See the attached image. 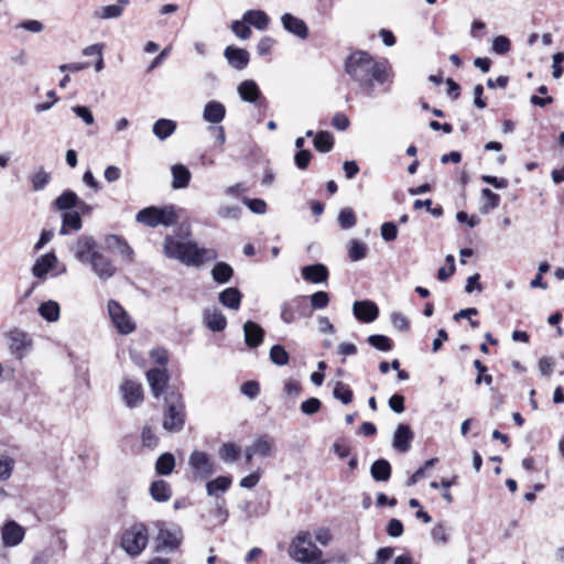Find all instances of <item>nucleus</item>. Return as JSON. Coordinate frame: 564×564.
<instances>
[{
    "label": "nucleus",
    "mask_w": 564,
    "mask_h": 564,
    "mask_svg": "<svg viewBox=\"0 0 564 564\" xmlns=\"http://www.w3.org/2000/svg\"><path fill=\"white\" fill-rule=\"evenodd\" d=\"M163 253L187 267H200L205 262L217 259V252L212 248H199L194 241H182L173 236H166Z\"/></svg>",
    "instance_id": "nucleus-3"
},
{
    "label": "nucleus",
    "mask_w": 564,
    "mask_h": 564,
    "mask_svg": "<svg viewBox=\"0 0 564 564\" xmlns=\"http://www.w3.org/2000/svg\"><path fill=\"white\" fill-rule=\"evenodd\" d=\"M242 213L241 207L238 205H221L218 210L217 215L227 220H237L240 218Z\"/></svg>",
    "instance_id": "nucleus-52"
},
{
    "label": "nucleus",
    "mask_w": 564,
    "mask_h": 564,
    "mask_svg": "<svg viewBox=\"0 0 564 564\" xmlns=\"http://www.w3.org/2000/svg\"><path fill=\"white\" fill-rule=\"evenodd\" d=\"M352 313L357 319L362 323H371L377 319L379 308L372 301H356L352 305Z\"/></svg>",
    "instance_id": "nucleus-16"
},
{
    "label": "nucleus",
    "mask_w": 564,
    "mask_h": 564,
    "mask_svg": "<svg viewBox=\"0 0 564 564\" xmlns=\"http://www.w3.org/2000/svg\"><path fill=\"white\" fill-rule=\"evenodd\" d=\"M303 300L300 297L293 299L281 306V319L285 324H292L295 321V314L301 310Z\"/></svg>",
    "instance_id": "nucleus-37"
},
{
    "label": "nucleus",
    "mask_w": 564,
    "mask_h": 564,
    "mask_svg": "<svg viewBox=\"0 0 564 564\" xmlns=\"http://www.w3.org/2000/svg\"><path fill=\"white\" fill-rule=\"evenodd\" d=\"M224 57L227 59L228 64L237 70L245 69L250 62V54L247 50L231 45L225 48Z\"/></svg>",
    "instance_id": "nucleus-17"
},
{
    "label": "nucleus",
    "mask_w": 564,
    "mask_h": 564,
    "mask_svg": "<svg viewBox=\"0 0 564 564\" xmlns=\"http://www.w3.org/2000/svg\"><path fill=\"white\" fill-rule=\"evenodd\" d=\"M481 196L484 200L481 210L484 213H488L489 210L497 208L500 204V196L489 188H482Z\"/></svg>",
    "instance_id": "nucleus-47"
},
{
    "label": "nucleus",
    "mask_w": 564,
    "mask_h": 564,
    "mask_svg": "<svg viewBox=\"0 0 564 564\" xmlns=\"http://www.w3.org/2000/svg\"><path fill=\"white\" fill-rule=\"evenodd\" d=\"M120 394L124 404L130 408H137L143 401V388L142 384L138 381L126 379L120 384Z\"/></svg>",
    "instance_id": "nucleus-13"
},
{
    "label": "nucleus",
    "mask_w": 564,
    "mask_h": 564,
    "mask_svg": "<svg viewBox=\"0 0 564 564\" xmlns=\"http://www.w3.org/2000/svg\"><path fill=\"white\" fill-rule=\"evenodd\" d=\"M370 474L376 481H387L391 476V465L386 459H378L371 465Z\"/></svg>",
    "instance_id": "nucleus-38"
},
{
    "label": "nucleus",
    "mask_w": 564,
    "mask_h": 564,
    "mask_svg": "<svg viewBox=\"0 0 564 564\" xmlns=\"http://www.w3.org/2000/svg\"><path fill=\"white\" fill-rule=\"evenodd\" d=\"M8 347L18 359L26 356L32 347V338L22 329L14 328L7 333Z\"/></svg>",
    "instance_id": "nucleus-11"
},
{
    "label": "nucleus",
    "mask_w": 564,
    "mask_h": 564,
    "mask_svg": "<svg viewBox=\"0 0 564 564\" xmlns=\"http://www.w3.org/2000/svg\"><path fill=\"white\" fill-rule=\"evenodd\" d=\"M269 357L271 362L279 367L286 366L290 361V355L282 345H273Z\"/></svg>",
    "instance_id": "nucleus-44"
},
{
    "label": "nucleus",
    "mask_w": 564,
    "mask_h": 564,
    "mask_svg": "<svg viewBox=\"0 0 564 564\" xmlns=\"http://www.w3.org/2000/svg\"><path fill=\"white\" fill-rule=\"evenodd\" d=\"M51 181V175L42 167L39 169L31 177L32 188L35 192L44 189V187Z\"/></svg>",
    "instance_id": "nucleus-51"
},
{
    "label": "nucleus",
    "mask_w": 564,
    "mask_h": 564,
    "mask_svg": "<svg viewBox=\"0 0 564 564\" xmlns=\"http://www.w3.org/2000/svg\"><path fill=\"white\" fill-rule=\"evenodd\" d=\"M163 253L187 267H200L205 262L217 259V252L212 248H199L194 241H182L173 236H166Z\"/></svg>",
    "instance_id": "nucleus-2"
},
{
    "label": "nucleus",
    "mask_w": 564,
    "mask_h": 564,
    "mask_svg": "<svg viewBox=\"0 0 564 564\" xmlns=\"http://www.w3.org/2000/svg\"><path fill=\"white\" fill-rule=\"evenodd\" d=\"M147 380L153 397L159 398L167 387L169 375L165 369L153 368L147 372Z\"/></svg>",
    "instance_id": "nucleus-19"
},
{
    "label": "nucleus",
    "mask_w": 564,
    "mask_h": 564,
    "mask_svg": "<svg viewBox=\"0 0 564 564\" xmlns=\"http://www.w3.org/2000/svg\"><path fill=\"white\" fill-rule=\"evenodd\" d=\"M108 313L120 334L128 335L135 329V323L117 301L108 302Z\"/></svg>",
    "instance_id": "nucleus-9"
},
{
    "label": "nucleus",
    "mask_w": 564,
    "mask_h": 564,
    "mask_svg": "<svg viewBox=\"0 0 564 564\" xmlns=\"http://www.w3.org/2000/svg\"><path fill=\"white\" fill-rule=\"evenodd\" d=\"M367 341L371 347L380 351H390L393 348L392 340L386 335H370Z\"/></svg>",
    "instance_id": "nucleus-46"
},
{
    "label": "nucleus",
    "mask_w": 564,
    "mask_h": 564,
    "mask_svg": "<svg viewBox=\"0 0 564 564\" xmlns=\"http://www.w3.org/2000/svg\"><path fill=\"white\" fill-rule=\"evenodd\" d=\"M14 468V459L7 455H0V481L8 480Z\"/></svg>",
    "instance_id": "nucleus-53"
},
{
    "label": "nucleus",
    "mask_w": 564,
    "mask_h": 564,
    "mask_svg": "<svg viewBox=\"0 0 564 564\" xmlns=\"http://www.w3.org/2000/svg\"><path fill=\"white\" fill-rule=\"evenodd\" d=\"M72 252L77 261L87 264L99 252V247L93 236L82 235L73 245Z\"/></svg>",
    "instance_id": "nucleus-10"
},
{
    "label": "nucleus",
    "mask_w": 564,
    "mask_h": 564,
    "mask_svg": "<svg viewBox=\"0 0 564 564\" xmlns=\"http://www.w3.org/2000/svg\"><path fill=\"white\" fill-rule=\"evenodd\" d=\"M552 59H553L552 75L555 79H558L560 77H562V75L564 73V69L561 66V64L564 62V53L563 52L555 53L553 55Z\"/></svg>",
    "instance_id": "nucleus-64"
},
{
    "label": "nucleus",
    "mask_w": 564,
    "mask_h": 564,
    "mask_svg": "<svg viewBox=\"0 0 564 564\" xmlns=\"http://www.w3.org/2000/svg\"><path fill=\"white\" fill-rule=\"evenodd\" d=\"M314 147L317 151L327 153L333 149L334 140L329 132L319 131L314 138Z\"/></svg>",
    "instance_id": "nucleus-43"
},
{
    "label": "nucleus",
    "mask_w": 564,
    "mask_h": 564,
    "mask_svg": "<svg viewBox=\"0 0 564 564\" xmlns=\"http://www.w3.org/2000/svg\"><path fill=\"white\" fill-rule=\"evenodd\" d=\"M150 495L155 501L165 502L172 497V488L167 481L159 479L151 484Z\"/></svg>",
    "instance_id": "nucleus-33"
},
{
    "label": "nucleus",
    "mask_w": 564,
    "mask_h": 564,
    "mask_svg": "<svg viewBox=\"0 0 564 564\" xmlns=\"http://www.w3.org/2000/svg\"><path fill=\"white\" fill-rule=\"evenodd\" d=\"M333 395L344 404H349L352 401L354 394L347 384L341 381H337L333 390Z\"/></svg>",
    "instance_id": "nucleus-48"
},
{
    "label": "nucleus",
    "mask_w": 564,
    "mask_h": 564,
    "mask_svg": "<svg viewBox=\"0 0 564 564\" xmlns=\"http://www.w3.org/2000/svg\"><path fill=\"white\" fill-rule=\"evenodd\" d=\"M257 457L267 458L273 455L274 441L267 434L259 435L248 445Z\"/></svg>",
    "instance_id": "nucleus-24"
},
{
    "label": "nucleus",
    "mask_w": 564,
    "mask_h": 564,
    "mask_svg": "<svg viewBox=\"0 0 564 564\" xmlns=\"http://www.w3.org/2000/svg\"><path fill=\"white\" fill-rule=\"evenodd\" d=\"M129 4V0H118L113 4L100 7L94 11V18L98 20L118 19L123 14Z\"/></svg>",
    "instance_id": "nucleus-21"
},
{
    "label": "nucleus",
    "mask_w": 564,
    "mask_h": 564,
    "mask_svg": "<svg viewBox=\"0 0 564 564\" xmlns=\"http://www.w3.org/2000/svg\"><path fill=\"white\" fill-rule=\"evenodd\" d=\"M178 216L172 205L155 207L150 206L138 212L135 220L145 226L155 228L160 225L169 227L177 223Z\"/></svg>",
    "instance_id": "nucleus-6"
},
{
    "label": "nucleus",
    "mask_w": 564,
    "mask_h": 564,
    "mask_svg": "<svg viewBox=\"0 0 564 564\" xmlns=\"http://www.w3.org/2000/svg\"><path fill=\"white\" fill-rule=\"evenodd\" d=\"M239 447L234 443H226L219 448V457L225 463H232L238 458Z\"/></svg>",
    "instance_id": "nucleus-50"
},
{
    "label": "nucleus",
    "mask_w": 564,
    "mask_h": 564,
    "mask_svg": "<svg viewBox=\"0 0 564 564\" xmlns=\"http://www.w3.org/2000/svg\"><path fill=\"white\" fill-rule=\"evenodd\" d=\"M188 466L195 479L205 480L216 471L212 457L202 451H193L188 458Z\"/></svg>",
    "instance_id": "nucleus-8"
},
{
    "label": "nucleus",
    "mask_w": 564,
    "mask_h": 564,
    "mask_svg": "<svg viewBox=\"0 0 564 564\" xmlns=\"http://www.w3.org/2000/svg\"><path fill=\"white\" fill-rule=\"evenodd\" d=\"M243 204L254 214L261 215L267 210V204L260 198H243Z\"/></svg>",
    "instance_id": "nucleus-59"
},
{
    "label": "nucleus",
    "mask_w": 564,
    "mask_h": 564,
    "mask_svg": "<svg viewBox=\"0 0 564 564\" xmlns=\"http://www.w3.org/2000/svg\"><path fill=\"white\" fill-rule=\"evenodd\" d=\"M226 117V107L217 100L208 101L203 109V119L213 124L220 123Z\"/></svg>",
    "instance_id": "nucleus-23"
},
{
    "label": "nucleus",
    "mask_w": 564,
    "mask_h": 564,
    "mask_svg": "<svg viewBox=\"0 0 564 564\" xmlns=\"http://www.w3.org/2000/svg\"><path fill=\"white\" fill-rule=\"evenodd\" d=\"M322 406V402L317 398H310L302 402L301 411L306 415L315 414L319 411Z\"/></svg>",
    "instance_id": "nucleus-60"
},
{
    "label": "nucleus",
    "mask_w": 564,
    "mask_h": 564,
    "mask_svg": "<svg viewBox=\"0 0 564 564\" xmlns=\"http://www.w3.org/2000/svg\"><path fill=\"white\" fill-rule=\"evenodd\" d=\"M40 315L47 322H56L59 318V305L55 301H47L40 305Z\"/></svg>",
    "instance_id": "nucleus-42"
},
{
    "label": "nucleus",
    "mask_w": 564,
    "mask_h": 564,
    "mask_svg": "<svg viewBox=\"0 0 564 564\" xmlns=\"http://www.w3.org/2000/svg\"><path fill=\"white\" fill-rule=\"evenodd\" d=\"M176 128L177 124L174 120L161 118L153 123L152 132L159 140L163 141L171 137Z\"/></svg>",
    "instance_id": "nucleus-31"
},
{
    "label": "nucleus",
    "mask_w": 564,
    "mask_h": 564,
    "mask_svg": "<svg viewBox=\"0 0 564 564\" xmlns=\"http://www.w3.org/2000/svg\"><path fill=\"white\" fill-rule=\"evenodd\" d=\"M234 275L232 268L226 262H218L212 270L213 279L219 283L225 284L228 283Z\"/></svg>",
    "instance_id": "nucleus-41"
},
{
    "label": "nucleus",
    "mask_w": 564,
    "mask_h": 564,
    "mask_svg": "<svg viewBox=\"0 0 564 564\" xmlns=\"http://www.w3.org/2000/svg\"><path fill=\"white\" fill-rule=\"evenodd\" d=\"M474 367L478 371V375L475 379V383L480 384L481 382H485L487 386H490L492 382V377L486 373L487 367L478 359L474 361Z\"/></svg>",
    "instance_id": "nucleus-56"
},
{
    "label": "nucleus",
    "mask_w": 564,
    "mask_h": 564,
    "mask_svg": "<svg viewBox=\"0 0 564 564\" xmlns=\"http://www.w3.org/2000/svg\"><path fill=\"white\" fill-rule=\"evenodd\" d=\"M185 405L181 393L170 391L165 397L162 427L170 433H178L185 425Z\"/></svg>",
    "instance_id": "nucleus-5"
},
{
    "label": "nucleus",
    "mask_w": 564,
    "mask_h": 564,
    "mask_svg": "<svg viewBox=\"0 0 564 564\" xmlns=\"http://www.w3.org/2000/svg\"><path fill=\"white\" fill-rule=\"evenodd\" d=\"M414 434L409 425L399 424L393 433L392 446L399 453H406L411 447Z\"/></svg>",
    "instance_id": "nucleus-20"
},
{
    "label": "nucleus",
    "mask_w": 564,
    "mask_h": 564,
    "mask_svg": "<svg viewBox=\"0 0 564 564\" xmlns=\"http://www.w3.org/2000/svg\"><path fill=\"white\" fill-rule=\"evenodd\" d=\"M312 159V153L308 150H300L295 156L294 162L297 169L305 170L307 169Z\"/></svg>",
    "instance_id": "nucleus-63"
},
{
    "label": "nucleus",
    "mask_w": 564,
    "mask_h": 564,
    "mask_svg": "<svg viewBox=\"0 0 564 564\" xmlns=\"http://www.w3.org/2000/svg\"><path fill=\"white\" fill-rule=\"evenodd\" d=\"M231 31L234 32V34L241 39V40H247L250 37L251 35V29L249 25H247V22H245L243 20L242 21H234L231 23Z\"/></svg>",
    "instance_id": "nucleus-55"
},
{
    "label": "nucleus",
    "mask_w": 564,
    "mask_h": 564,
    "mask_svg": "<svg viewBox=\"0 0 564 564\" xmlns=\"http://www.w3.org/2000/svg\"><path fill=\"white\" fill-rule=\"evenodd\" d=\"M78 198L75 192L67 189L54 200V206L63 213L74 210L78 205Z\"/></svg>",
    "instance_id": "nucleus-35"
},
{
    "label": "nucleus",
    "mask_w": 564,
    "mask_h": 564,
    "mask_svg": "<svg viewBox=\"0 0 564 564\" xmlns=\"http://www.w3.org/2000/svg\"><path fill=\"white\" fill-rule=\"evenodd\" d=\"M329 303V296L324 291H317L311 295V305L315 310H323Z\"/></svg>",
    "instance_id": "nucleus-58"
},
{
    "label": "nucleus",
    "mask_w": 564,
    "mask_h": 564,
    "mask_svg": "<svg viewBox=\"0 0 564 564\" xmlns=\"http://www.w3.org/2000/svg\"><path fill=\"white\" fill-rule=\"evenodd\" d=\"M24 536V528L13 520L7 521L1 529L2 543L7 547L19 545Z\"/></svg>",
    "instance_id": "nucleus-14"
},
{
    "label": "nucleus",
    "mask_w": 564,
    "mask_h": 564,
    "mask_svg": "<svg viewBox=\"0 0 564 564\" xmlns=\"http://www.w3.org/2000/svg\"><path fill=\"white\" fill-rule=\"evenodd\" d=\"M231 485V478L227 476H219L214 480L206 484V491L208 496L217 497L218 494L226 492Z\"/></svg>",
    "instance_id": "nucleus-39"
},
{
    "label": "nucleus",
    "mask_w": 564,
    "mask_h": 564,
    "mask_svg": "<svg viewBox=\"0 0 564 564\" xmlns=\"http://www.w3.org/2000/svg\"><path fill=\"white\" fill-rule=\"evenodd\" d=\"M73 112L80 118L87 126L95 122V118L90 109L86 106H74L72 107Z\"/></svg>",
    "instance_id": "nucleus-61"
},
{
    "label": "nucleus",
    "mask_w": 564,
    "mask_h": 564,
    "mask_svg": "<svg viewBox=\"0 0 564 564\" xmlns=\"http://www.w3.org/2000/svg\"><path fill=\"white\" fill-rule=\"evenodd\" d=\"M281 23L286 32L301 40H305L308 36V28L306 23L291 13H284L281 17Z\"/></svg>",
    "instance_id": "nucleus-18"
},
{
    "label": "nucleus",
    "mask_w": 564,
    "mask_h": 564,
    "mask_svg": "<svg viewBox=\"0 0 564 564\" xmlns=\"http://www.w3.org/2000/svg\"><path fill=\"white\" fill-rule=\"evenodd\" d=\"M142 444L145 447L153 448L158 445V437L150 426H144L141 433Z\"/></svg>",
    "instance_id": "nucleus-62"
},
{
    "label": "nucleus",
    "mask_w": 564,
    "mask_h": 564,
    "mask_svg": "<svg viewBox=\"0 0 564 564\" xmlns=\"http://www.w3.org/2000/svg\"><path fill=\"white\" fill-rule=\"evenodd\" d=\"M93 272L101 280L107 281L116 274L112 261L100 251L89 261Z\"/></svg>",
    "instance_id": "nucleus-15"
},
{
    "label": "nucleus",
    "mask_w": 564,
    "mask_h": 564,
    "mask_svg": "<svg viewBox=\"0 0 564 564\" xmlns=\"http://www.w3.org/2000/svg\"><path fill=\"white\" fill-rule=\"evenodd\" d=\"M149 542L148 528L143 523H133L126 529L121 536V547L130 556H138L147 547Z\"/></svg>",
    "instance_id": "nucleus-7"
},
{
    "label": "nucleus",
    "mask_w": 564,
    "mask_h": 564,
    "mask_svg": "<svg viewBox=\"0 0 564 564\" xmlns=\"http://www.w3.org/2000/svg\"><path fill=\"white\" fill-rule=\"evenodd\" d=\"M183 540V533L180 527H160L156 536L158 550L169 549L170 551L176 550Z\"/></svg>",
    "instance_id": "nucleus-12"
},
{
    "label": "nucleus",
    "mask_w": 564,
    "mask_h": 564,
    "mask_svg": "<svg viewBox=\"0 0 564 564\" xmlns=\"http://www.w3.org/2000/svg\"><path fill=\"white\" fill-rule=\"evenodd\" d=\"M243 337L249 348H257L263 343L264 330L259 324L248 321L243 324Z\"/></svg>",
    "instance_id": "nucleus-22"
},
{
    "label": "nucleus",
    "mask_w": 564,
    "mask_h": 564,
    "mask_svg": "<svg viewBox=\"0 0 564 564\" xmlns=\"http://www.w3.org/2000/svg\"><path fill=\"white\" fill-rule=\"evenodd\" d=\"M368 247L365 242L352 239L349 242L348 256L351 261H360L366 258Z\"/></svg>",
    "instance_id": "nucleus-45"
},
{
    "label": "nucleus",
    "mask_w": 564,
    "mask_h": 564,
    "mask_svg": "<svg viewBox=\"0 0 564 564\" xmlns=\"http://www.w3.org/2000/svg\"><path fill=\"white\" fill-rule=\"evenodd\" d=\"M105 243L108 249L117 251L123 259L128 261L133 260L134 252L132 248L120 236L109 235L106 237Z\"/></svg>",
    "instance_id": "nucleus-26"
},
{
    "label": "nucleus",
    "mask_w": 564,
    "mask_h": 564,
    "mask_svg": "<svg viewBox=\"0 0 564 564\" xmlns=\"http://www.w3.org/2000/svg\"><path fill=\"white\" fill-rule=\"evenodd\" d=\"M83 226L82 217L78 210L65 212L62 215V228L59 235L68 234V229L78 231Z\"/></svg>",
    "instance_id": "nucleus-32"
},
{
    "label": "nucleus",
    "mask_w": 564,
    "mask_h": 564,
    "mask_svg": "<svg viewBox=\"0 0 564 564\" xmlns=\"http://www.w3.org/2000/svg\"><path fill=\"white\" fill-rule=\"evenodd\" d=\"M175 467V458L171 453L161 454L155 462V471L162 476H169Z\"/></svg>",
    "instance_id": "nucleus-40"
},
{
    "label": "nucleus",
    "mask_w": 564,
    "mask_h": 564,
    "mask_svg": "<svg viewBox=\"0 0 564 564\" xmlns=\"http://www.w3.org/2000/svg\"><path fill=\"white\" fill-rule=\"evenodd\" d=\"M57 264V257L54 252H48L41 256L32 268V273L37 279H43L46 276L48 271L55 268Z\"/></svg>",
    "instance_id": "nucleus-25"
},
{
    "label": "nucleus",
    "mask_w": 564,
    "mask_h": 564,
    "mask_svg": "<svg viewBox=\"0 0 564 564\" xmlns=\"http://www.w3.org/2000/svg\"><path fill=\"white\" fill-rule=\"evenodd\" d=\"M213 514L216 519L217 524H224L228 519V510L225 507V500L224 499H216L215 502V509L213 511Z\"/></svg>",
    "instance_id": "nucleus-57"
},
{
    "label": "nucleus",
    "mask_w": 564,
    "mask_h": 564,
    "mask_svg": "<svg viewBox=\"0 0 564 564\" xmlns=\"http://www.w3.org/2000/svg\"><path fill=\"white\" fill-rule=\"evenodd\" d=\"M288 553L292 560L302 564H324L323 552L313 543L307 531H301L292 539Z\"/></svg>",
    "instance_id": "nucleus-4"
},
{
    "label": "nucleus",
    "mask_w": 564,
    "mask_h": 564,
    "mask_svg": "<svg viewBox=\"0 0 564 564\" xmlns=\"http://www.w3.org/2000/svg\"><path fill=\"white\" fill-rule=\"evenodd\" d=\"M242 19L260 31L267 30L270 22L268 14L262 10H248L243 13Z\"/></svg>",
    "instance_id": "nucleus-34"
},
{
    "label": "nucleus",
    "mask_w": 564,
    "mask_h": 564,
    "mask_svg": "<svg viewBox=\"0 0 564 564\" xmlns=\"http://www.w3.org/2000/svg\"><path fill=\"white\" fill-rule=\"evenodd\" d=\"M345 72L366 96H372L378 86L389 82V66L368 52L355 51L345 59Z\"/></svg>",
    "instance_id": "nucleus-1"
},
{
    "label": "nucleus",
    "mask_w": 564,
    "mask_h": 564,
    "mask_svg": "<svg viewBox=\"0 0 564 564\" xmlns=\"http://www.w3.org/2000/svg\"><path fill=\"white\" fill-rule=\"evenodd\" d=\"M511 48V42L503 35H498L492 40V51L497 54L503 55Z\"/></svg>",
    "instance_id": "nucleus-54"
},
{
    "label": "nucleus",
    "mask_w": 564,
    "mask_h": 564,
    "mask_svg": "<svg viewBox=\"0 0 564 564\" xmlns=\"http://www.w3.org/2000/svg\"><path fill=\"white\" fill-rule=\"evenodd\" d=\"M172 173V187L174 189L186 188L189 184L192 174L191 171L183 164H174L171 167Z\"/></svg>",
    "instance_id": "nucleus-29"
},
{
    "label": "nucleus",
    "mask_w": 564,
    "mask_h": 564,
    "mask_svg": "<svg viewBox=\"0 0 564 564\" xmlns=\"http://www.w3.org/2000/svg\"><path fill=\"white\" fill-rule=\"evenodd\" d=\"M338 224L344 230L355 227L357 224V217L354 210L349 207L343 208L338 215Z\"/></svg>",
    "instance_id": "nucleus-49"
},
{
    "label": "nucleus",
    "mask_w": 564,
    "mask_h": 564,
    "mask_svg": "<svg viewBox=\"0 0 564 564\" xmlns=\"http://www.w3.org/2000/svg\"><path fill=\"white\" fill-rule=\"evenodd\" d=\"M204 322L206 326L213 332H221L227 326V319L225 315L217 308L205 310Z\"/></svg>",
    "instance_id": "nucleus-28"
},
{
    "label": "nucleus",
    "mask_w": 564,
    "mask_h": 564,
    "mask_svg": "<svg viewBox=\"0 0 564 564\" xmlns=\"http://www.w3.org/2000/svg\"><path fill=\"white\" fill-rule=\"evenodd\" d=\"M302 276L312 283H323L327 281L328 269L322 263L305 265L302 268Z\"/></svg>",
    "instance_id": "nucleus-27"
},
{
    "label": "nucleus",
    "mask_w": 564,
    "mask_h": 564,
    "mask_svg": "<svg viewBox=\"0 0 564 564\" xmlns=\"http://www.w3.org/2000/svg\"><path fill=\"white\" fill-rule=\"evenodd\" d=\"M238 94L243 101L250 104H256L261 95L257 83L251 79L243 80L239 84Z\"/></svg>",
    "instance_id": "nucleus-30"
},
{
    "label": "nucleus",
    "mask_w": 564,
    "mask_h": 564,
    "mask_svg": "<svg viewBox=\"0 0 564 564\" xmlns=\"http://www.w3.org/2000/svg\"><path fill=\"white\" fill-rule=\"evenodd\" d=\"M241 297L240 291L236 288H228L219 293V302L231 310L239 308Z\"/></svg>",
    "instance_id": "nucleus-36"
}]
</instances>
